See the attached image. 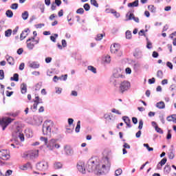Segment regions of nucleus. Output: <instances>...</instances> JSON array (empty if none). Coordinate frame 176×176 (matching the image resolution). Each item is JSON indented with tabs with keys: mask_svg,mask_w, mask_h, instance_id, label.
I'll return each instance as SVG.
<instances>
[{
	"mask_svg": "<svg viewBox=\"0 0 176 176\" xmlns=\"http://www.w3.org/2000/svg\"><path fill=\"white\" fill-rule=\"evenodd\" d=\"M138 6V0H135L133 3H128V8H137Z\"/></svg>",
	"mask_w": 176,
	"mask_h": 176,
	"instance_id": "nucleus-21",
	"label": "nucleus"
},
{
	"mask_svg": "<svg viewBox=\"0 0 176 176\" xmlns=\"http://www.w3.org/2000/svg\"><path fill=\"white\" fill-rule=\"evenodd\" d=\"M10 8L14 10L19 8V4L18 3H12L10 6Z\"/></svg>",
	"mask_w": 176,
	"mask_h": 176,
	"instance_id": "nucleus-51",
	"label": "nucleus"
},
{
	"mask_svg": "<svg viewBox=\"0 0 176 176\" xmlns=\"http://www.w3.org/2000/svg\"><path fill=\"white\" fill-rule=\"evenodd\" d=\"M133 56L135 58H142V52L140 50L136 49L133 53Z\"/></svg>",
	"mask_w": 176,
	"mask_h": 176,
	"instance_id": "nucleus-13",
	"label": "nucleus"
},
{
	"mask_svg": "<svg viewBox=\"0 0 176 176\" xmlns=\"http://www.w3.org/2000/svg\"><path fill=\"white\" fill-rule=\"evenodd\" d=\"M61 167H63V164H61V162H56L54 164V168L58 169L61 168Z\"/></svg>",
	"mask_w": 176,
	"mask_h": 176,
	"instance_id": "nucleus-39",
	"label": "nucleus"
},
{
	"mask_svg": "<svg viewBox=\"0 0 176 176\" xmlns=\"http://www.w3.org/2000/svg\"><path fill=\"white\" fill-rule=\"evenodd\" d=\"M120 83H122V78H115L113 85H114V86L116 87L119 86V85H120Z\"/></svg>",
	"mask_w": 176,
	"mask_h": 176,
	"instance_id": "nucleus-19",
	"label": "nucleus"
},
{
	"mask_svg": "<svg viewBox=\"0 0 176 176\" xmlns=\"http://www.w3.org/2000/svg\"><path fill=\"white\" fill-rule=\"evenodd\" d=\"M64 151L66 156H72V155H74V150L69 145H65L64 146Z\"/></svg>",
	"mask_w": 176,
	"mask_h": 176,
	"instance_id": "nucleus-10",
	"label": "nucleus"
},
{
	"mask_svg": "<svg viewBox=\"0 0 176 176\" xmlns=\"http://www.w3.org/2000/svg\"><path fill=\"white\" fill-rule=\"evenodd\" d=\"M122 120H124V123L126 124V126L129 128L131 127V122L130 120V118L127 116H123Z\"/></svg>",
	"mask_w": 176,
	"mask_h": 176,
	"instance_id": "nucleus-15",
	"label": "nucleus"
},
{
	"mask_svg": "<svg viewBox=\"0 0 176 176\" xmlns=\"http://www.w3.org/2000/svg\"><path fill=\"white\" fill-rule=\"evenodd\" d=\"M104 118L106 120V123H108V122H111V120H112V118H111V116L109 114H104Z\"/></svg>",
	"mask_w": 176,
	"mask_h": 176,
	"instance_id": "nucleus-31",
	"label": "nucleus"
},
{
	"mask_svg": "<svg viewBox=\"0 0 176 176\" xmlns=\"http://www.w3.org/2000/svg\"><path fill=\"white\" fill-rule=\"evenodd\" d=\"M56 38H58V34H54V36H50V39L52 42H56Z\"/></svg>",
	"mask_w": 176,
	"mask_h": 176,
	"instance_id": "nucleus-45",
	"label": "nucleus"
},
{
	"mask_svg": "<svg viewBox=\"0 0 176 176\" xmlns=\"http://www.w3.org/2000/svg\"><path fill=\"white\" fill-rule=\"evenodd\" d=\"M34 102H35L36 104H38L39 105V104H43V101H42V99H41L39 98V96H36L35 100H34Z\"/></svg>",
	"mask_w": 176,
	"mask_h": 176,
	"instance_id": "nucleus-28",
	"label": "nucleus"
},
{
	"mask_svg": "<svg viewBox=\"0 0 176 176\" xmlns=\"http://www.w3.org/2000/svg\"><path fill=\"white\" fill-rule=\"evenodd\" d=\"M91 5L96 6V8H98V4L97 3L96 0H91Z\"/></svg>",
	"mask_w": 176,
	"mask_h": 176,
	"instance_id": "nucleus-52",
	"label": "nucleus"
},
{
	"mask_svg": "<svg viewBox=\"0 0 176 176\" xmlns=\"http://www.w3.org/2000/svg\"><path fill=\"white\" fill-rule=\"evenodd\" d=\"M155 129L157 133H159V134H163V129L162 128L159 127L158 126H155Z\"/></svg>",
	"mask_w": 176,
	"mask_h": 176,
	"instance_id": "nucleus-37",
	"label": "nucleus"
},
{
	"mask_svg": "<svg viewBox=\"0 0 176 176\" xmlns=\"http://www.w3.org/2000/svg\"><path fill=\"white\" fill-rule=\"evenodd\" d=\"M6 15L7 16V17L12 19V17H13V11L10 10H7L6 12Z\"/></svg>",
	"mask_w": 176,
	"mask_h": 176,
	"instance_id": "nucleus-29",
	"label": "nucleus"
},
{
	"mask_svg": "<svg viewBox=\"0 0 176 176\" xmlns=\"http://www.w3.org/2000/svg\"><path fill=\"white\" fill-rule=\"evenodd\" d=\"M126 39H131V32L130 30L126 32Z\"/></svg>",
	"mask_w": 176,
	"mask_h": 176,
	"instance_id": "nucleus-44",
	"label": "nucleus"
},
{
	"mask_svg": "<svg viewBox=\"0 0 176 176\" xmlns=\"http://www.w3.org/2000/svg\"><path fill=\"white\" fill-rule=\"evenodd\" d=\"M168 157L170 160H173L174 157H175V155H174V151L170 150V152L168 153Z\"/></svg>",
	"mask_w": 176,
	"mask_h": 176,
	"instance_id": "nucleus-33",
	"label": "nucleus"
},
{
	"mask_svg": "<svg viewBox=\"0 0 176 176\" xmlns=\"http://www.w3.org/2000/svg\"><path fill=\"white\" fill-rule=\"evenodd\" d=\"M153 57L154 58H157V57H159V53H157L156 51H154L153 52Z\"/></svg>",
	"mask_w": 176,
	"mask_h": 176,
	"instance_id": "nucleus-56",
	"label": "nucleus"
},
{
	"mask_svg": "<svg viewBox=\"0 0 176 176\" xmlns=\"http://www.w3.org/2000/svg\"><path fill=\"white\" fill-rule=\"evenodd\" d=\"M104 34H97L96 38H95V39L96 41H101V39H102V38H104Z\"/></svg>",
	"mask_w": 176,
	"mask_h": 176,
	"instance_id": "nucleus-32",
	"label": "nucleus"
},
{
	"mask_svg": "<svg viewBox=\"0 0 176 176\" xmlns=\"http://www.w3.org/2000/svg\"><path fill=\"white\" fill-rule=\"evenodd\" d=\"M30 164L28 163L25 165H23L22 166L23 168H21V170H27V168H28V167H30Z\"/></svg>",
	"mask_w": 176,
	"mask_h": 176,
	"instance_id": "nucleus-54",
	"label": "nucleus"
},
{
	"mask_svg": "<svg viewBox=\"0 0 176 176\" xmlns=\"http://www.w3.org/2000/svg\"><path fill=\"white\" fill-rule=\"evenodd\" d=\"M62 46L63 47H67V41L65 39L62 40Z\"/></svg>",
	"mask_w": 176,
	"mask_h": 176,
	"instance_id": "nucleus-63",
	"label": "nucleus"
},
{
	"mask_svg": "<svg viewBox=\"0 0 176 176\" xmlns=\"http://www.w3.org/2000/svg\"><path fill=\"white\" fill-rule=\"evenodd\" d=\"M155 107L158 109H164L166 108V104H164V102L160 101L156 103Z\"/></svg>",
	"mask_w": 176,
	"mask_h": 176,
	"instance_id": "nucleus-14",
	"label": "nucleus"
},
{
	"mask_svg": "<svg viewBox=\"0 0 176 176\" xmlns=\"http://www.w3.org/2000/svg\"><path fill=\"white\" fill-rule=\"evenodd\" d=\"M126 20H134L135 23H140V19L138 17L134 16V14L130 13L129 15V18Z\"/></svg>",
	"mask_w": 176,
	"mask_h": 176,
	"instance_id": "nucleus-17",
	"label": "nucleus"
},
{
	"mask_svg": "<svg viewBox=\"0 0 176 176\" xmlns=\"http://www.w3.org/2000/svg\"><path fill=\"white\" fill-rule=\"evenodd\" d=\"M83 8L86 12H89L90 10V4L89 3H85L83 6Z\"/></svg>",
	"mask_w": 176,
	"mask_h": 176,
	"instance_id": "nucleus-43",
	"label": "nucleus"
},
{
	"mask_svg": "<svg viewBox=\"0 0 176 176\" xmlns=\"http://www.w3.org/2000/svg\"><path fill=\"white\" fill-rule=\"evenodd\" d=\"M140 66L141 65H140V63H137L133 65V68L134 69H138V68H140Z\"/></svg>",
	"mask_w": 176,
	"mask_h": 176,
	"instance_id": "nucleus-61",
	"label": "nucleus"
},
{
	"mask_svg": "<svg viewBox=\"0 0 176 176\" xmlns=\"http://www.w3.org/2000/svg\"><path fill=\"white\" fill-rule=\"evenodd\" d=\"M171 171V166L170 165H166L164 168V174H170V172Z\"/></svg>",
	"mask_w": 176,
	"mask_h": 176,
	"instance_id": "nucleus-22",
	"label": "nucleus"
},
{
	"mask_svg": "<svg viewBox=\"0 0 176 176\" xmlns=\"http://www.w3.org/2000/svg\"><path fill=\"white\" fill-rule=\"evenodd\" d=\"M22 94H25L27 93V84L23 82L21 85Z\"/></svg>",
	"mask_w": 176,
	"mask_h": 176,
	"instance_id": "nucleus-20",
	"label": "nucleus"
},
{
	"mask_svg": "<svg viewBox=\"0 0 176 176\" xmlns=\"http://www.w3.org/2000/svg\"><path fill=\"white\" fill-rule=\"evenodd\" d=\"M5 79V72L3 69L0 70V80H3Z\"/></svg>",
	"mask_w": 176,
	"mask_h": 176,
	"instance_id": "nucleus-41",
	"label": "nucleus"
},
{
	"mask_svg": "<svg viewBox=\"0 0 176 176\" xmlns=\"http://www.w3.org/2000/svg\"><path fill=\"white\" fill-rule=\"evenodd\" d=\"M143 126H144V121L142 120H140L139 126H138L139 130H142Z\"/></svg>",
	"mask_w": 176,
	"mask_h": 176,
	"instance_id": "nucleus-49",
	"label": "nucleus"
},
{
	"mask_svg": "<svg viewBox=\"0 0 176 176\" xmlns=\"http://www.w3.org/2000/svg\"><path fill=\"white\" fill-rule=\"evenodd\" d=\"M30 156L32 157H38L39 156V151L36 150L30 153Z\"/></svg>",
	"mask_w": 176,
	"mask_h": 176,
	"instance_id": "nucleus-23",
	"label": "nucleus"
},
{
	"mask_svg": "<svg viewBox=\"0 0 176 176\" xmlns=\"http://www.w3.org/2000/svg\"><path fill=\"white\" fill-rule=\"evenodd\" d=\"M40 140L44 142V145L47 148L48 151H54V149H60L61 146L57 143V140L51 139L48 140L47 138L41 136Z\"/></svg>",
	"mask_w": 176,
	"mask_h": 176,
	"instance_id": "nucleus-2",
	"label": "nucleus"
},
{
	"mask_svg": "<svg viewBox=\"0 0 176 176\" xmlns=\"http://www.w3.org/2000/svg\"><path fill=\"white\" fill-rule=\"evenodd\" d=\"M166 67L170 68V69H173V63H171L170 62H167L166 63Z\"/></svg>",
	"mask_w": 176,
	"mask_h": 176,
	"instance_id": "nucleus-60",
	"label": "nucleus"
},
{
	"mask_svg": "<svg viewBox=\"0 0 176 176\" xmlns=\"http://www.w3.org/2000/svg\"><path fill=\"white\" fill-rule=\"evenodd\" d=\"M7 61L10 65H14V58L12 56H6Z\"/></svg>",
	"mask_w": 176,
	"mask_h": 176,
	"instance_id": "nucleus-18",
	"label": "nucleus"
},
{
	"mask_svg": "<svg viewBox=\"0 0 176 176\" xmlns=\"http://www.w3.org/2000/svg\"><path fill=\"white\" fill-rule=\"evenodd\" d=\"M166 162H167V158L164 157V158H163V159L159 162V164H160V166H161V167H162V166H164Z\"/></svg>",
	"mask_w": 176,
	"mask_h": 176,
	"instance_id": "nucleus-40",
	"label": "nucleus"
},
{
	"mask_svg": "<svg viewBox=\"0 0 176 176\" xmlns=\"http://www.w3.org/2000/svg\"><path fill=\"white\" fill-rule=\"evenodd\" d=\"M10 80H14V82H19V74H14L13 77L10 78Z\"/></svg>",
	"mask_w": 176,
	"mask_h": 176,
	"instance_id": "nucleus-30",
	"label": "nucleus"
},
{
	"mask_svg": "<svg viewBox=\"0 0 176 176\" xmlns=\"http://www.w3.org/2000/svg\"><path fill=\"white\" fill-rule=\"evenodd\" d=\"M125 72L126 74H129V75H130V74H131V69L130 67H126L125 69Z\"/></svg>",
	"mask_w": 176,
	"mask_h": 176,
	"instance_id": "nucleus-62",
	"label": "nucleus"
},
{
	"mask_svg": "<svg viewBox=\"0 0 176 176\" xmlns=\"http://www.w3.org/2000/svg\"><path fill=\"white\" fill-rule=\"evenodd\" d=\"M146 41H147V45H146L147 49H152V43L149 41V39L148 38H146Z\"/></svg>",
	"mask_w": 176,
	"mask_h": 176,
	"instance_id": "nucleus-48",
	"label": "nucleus"
},
{
	"mask_svg": "<svg viewBox=\"0 0 176 176\" xmlns=\"http://www.w3.org/2000/svg\"><path fill=\"white\" fill-rule=\"evenodd\" d=\"M104 63L105 64H109L111 63V56L109 55L104 56Z\"/></svg>",
	"mask_w": 176,
	"mask_h": 176,
	"instance_id": "nucleus-38",
	"label": "nucleus"
},
{
	"mask_svg": "<svg viewBox=\"0 0 176 176\" xmlns=\"http://www.w3.org/2000/svg\"><path fill=\"white\" fill-rule=\"evenodd\" d=\"M13 173V171L12 170H8L6 172V174L5 175L6 176H10V175Z\"/></svg>",
	"mask_w": 176,
	"mask_h": 176,
	"instance_id": "nucleus-58",
	"label": "nucleus"
},
{
	"mask_svg": "<svg viewBox=\"0 0 176 176\" xmlns=\"http://www.w3.org/2000/svg\"><path fill=\"white\" fill-rule=\"evenodd\" d=\"M132 122H133V124H137L138 123V119H137V118H135V117H133Z\"/></svg>",
	"mask_w": 176,
	"mask_h": 176,
	"instance_id": "nucleus-55",
	"label": "nucleus"
},
{
	"mask_svg": "<svg viewBox=\"0 0 176 176\" xmlns=\"http://www.w3.org/2000/svg\"><path fill=\"white\" fill-rule=\"evenodd\" d=\"M28 66L30 67V68H33L34 69H36L37 68H39L40 65H39V63L34 61V62H29Z\"/></svg>",
	"mask_w": 176,
	"mask_h": 176,
	"instance_id": "nucleus-12",
	"label": "nucleus"
},
{
	"mask_svg": "<svg viewBox=\"0 0 176 176\" xmlns=\"http://www.w3.org/2000/svg\"><path fill=\"white\" fill-rule=\"evenodd\" d=\"M111 168V158L108 156L105 157L104 152V157L100 160L98 157H94L89 159L86 165V170L89 173L94 171L97 175L102 174H107Z\"/></svg>",
	"mask_w": 176,
	"mask_h": 176,
	"instance_id": "nucleus-1",
	"label": "nucleus"
},
{
	"mask_svg": "<svg viewBox=\"0 0 176 176\" xmlns=\"http://www.w3.org/2000/svg\"><path fill=\"white\" fill-rule=\"evenodd\" d=\"M172 122H173V123H176V114L172 115Z\"/></svg>",
	"mask_w": 176,
	"mask_h": 176,
	"instance_id": "nucleus-64",
	"label": "nucleus"
},
{
	"mask_svg": "<svg viewBox=\"0 0 176 176\" xmlns=\"http://www.w3.org/2000/svg\"><path fill=\"white\" fill-rule=\"evenodd\" d=\"M76 13L78 14H83L85 13V10L82 8H78L77 10H76Z\"/></svg>",
	"mask_w": 176,
	"mask_h": 176,
	"instance_id": "nucleus-46",
	"label": "nucleus"
},
{
	"mask_svg": "<svg viewBox=\"0 0 176 176\" xmlns=\"http://www.w3.org/2000/svg\"><path fill=\"white\" fill-rule=\"evenodd\" d=\"M157 76L160 79H163V72H162L161 70L157 71Z\"/></svg>",
	"mask_w": 176,
	"mask_h": 176,
	"instance_id": "nucleus-42",
	"label": "nucleus"
},
{
	"mask_svg": "<svg viewBox=\"0 0 176 176\" xmlns=\"http://www.w3.org/2000/svg\"><path fill=\"white\" fill-rule=\"evenodd\" d=\"M77 168L82 174H86V168H85L84 163H80L77 164Z\"/></svg>",
	"mask_w": 176,
	"mask_h": 176,
	"instance_id": "nucleus-11",
	"label": "nucleus"
},
{
	"mask_svg": "<svg viewBox=\"0 0 176 176\" xmlns=\"http://www.w3.org/2000/svg\"><path fill=\"white\" fill-rule=\"evenodd\" d=\"M36 167L39 171H45V170H47V162L45 161L38 162Z\"/></svg>",
	"mask_w": 176,
	"mask_h": 176,
	"instance_id": "nucleus-7",
	"label": "nucleus"
},
{
	"mask_svg": "<svg viewBox=\"0 0 176 176\" xmlns=\"http://www.w3.org/2000/svg\"><path fill=\"white\" fill-rule=\"evenodd\" d=\"M148 10L151 12L152 13H156V8L153 5H150L148 6Z\"/></svg>",
	"mask_w": 176,
	"mask_h": 176,
	"instance_id": "nucleus-24",
	"label": "nucleus"
},
{
	"mask_svg": "<svg viewBox=\"0 0 176 176\" xmlns=\"http://www.w3.org/2000/svg\"><path fill=\"white\" fill-rule=\"evenodd\" d=\"M28 35V33H25L24 32H22L20 36L21 41H23L27 38V36Z\"/></svg>",
	"mask_w": 176,
	"mask_h": 176,
	"instance_id": "nucleus-34",
	"label": "nucleus"
},
{
	"mask_svg": "<svg viewBox=\"0 0 176 176\" xmlns=\"http://www.w3.org/2000/svg\"><path fill=\"white\" fill-rule=\"evenodd\" d=\"M124 70L121 68H118L116 70H114L113 76V78H120L122 79H124Z\"/></svg>",
	"mask_w": 176,
	"mask_h": 176,
	"instance_id": "nucleus-6",
	"label": "nucleus"
},
{
	"mask_svg": "<svg viewBox=\"0 0 176 176\" xmlns=\"http://www.w3.org/2000/svg\"><path fill=\"white\" fill-rule=\"evenodd\" d=\"M170 39H173V40H174V38H176V32H174L173 33H172L170 35Z\"/></svg>",
	"mask_w": 176,
	"mask_h": 176,
	"instance_id": "nucleus-59",
	"label": "nucleus"
},
{
	"mask_svg": "<svg viewBox=\"0 0 176 176\" xmlns=\"http://www.w3.org/2000/svg\"><path fill=\"white\" fill-rule=\"evenodd\" d=\"M171 130H168V134H167V136H166V140H171Z\"/></svg>",
	"mask_w": 176,
	"mask_h": 176,
	"instance_id": "nucleus-53",
	"label": "nucleus"
},
{
	"mask_svg": "<svg viewBox=\"0 0 176 176\" xmlns=\"http://www.w3.org/2000/svg\"><path fill=\"white\" fill-rule=\"evenodd\" d=\"M38 43H39V39L35 40V37L29 38L26 41L27 47L29 50H32L35 47V45H38Z\"/></svg>",
	"mask_w": 176,
	"mask_h": 176,
	"instance_id": "nucleus-4",
	"label": "nucleus"
},
{
	"mask_svg": "<svg viewBox=\"0 0 176 176\" xmlns=\"http://www.w3.org/2000/svg\"><path fill=\"white\" fill-rule=\"evenodd\" d=\"M130 82H129L128 81H123L121 82L120 85V90L121 91V93H124V91H127L128 89H130Z\"/></svg>",
	"mask_w": 176,
	"mask_h": 176,
	"instance_id": "nucleus-8",
	"label": "nucleus"
},
{
	"mask_svg": "<svg viewBox=\"0 0 176 176\" xmlns=\"http://www.w3.org/2000/svg\"><path fill=\"white\" fill-rule=\"evenodd\" d=\"M155 78H152L151 79H148L149 85H153V83H155Z\"/></svg>",
	"mask_w": 176,
	"mask_h": 176,
	"instance_id": "nucleus-57",
	"label": "nucleus"
},
{
	"mask_svg": "<svg viewBox=\"0 0 176 176\" xmlns=\"http://www.w3.org/2000/svg\"><path fill=\"white\" fill-rule=\"evenodd\" d=\"M75 131L76 133L80 131V121H78Z\"/></svg>",
	"mask_w": 176,
	"mask_h": 176,
	"instance_id": "nucleus-36",
	"label": "nucleus"
},
{
	"mask_svg": "<svg viewBox=\"0 0 176 176\" xmlns=\"http://www.w3.org/2000/svg\"><path fill=\"white\" fill-rule=\"evenodd\" d=\"M38 103L34 102L33 106H31L30 107L31 111H32V112H36L38 109Z\"/></svg>",
	"mask_w": 176,
	"mask_h": 176,
	"instance_id": "nucleus-26",
	"label": "nucleus"
},
{
	"mask_svg": "<svg viewBox=\"0 0 176 176\" xmlns=\"http://www.w3.org/2000/svg\"><path fill=\"white\" fill-rule=\"evenodd\" d=\"M14 119H12L10 118H4L0 121V125L1 126L3 130H5L12 122H13Z\"/></svg>",
	"mask_w": 176,
	"mask_h": 176,
	"instance_id": "nucleus-5",
	"label": "nucleus"
},
{
	"mask_svg": "<svg viewBox=\"0 0 176 176\" xmlns=\"http://www.w3.org/2000/svg\"><path fill=\"white\" fill-rule=\"evenodd\" d=\"M110 49L111 53L120 56V54H119V52H120V45H119V44H114L113 46L111 45Z\"/></svg>",
	"mask_w": 176,
	"mask_h": 176,
	"instance_id": "nucleus-9",
	"label": "nucleus"
},
{
	"mask_svg": "<svg viewBox=\"0 0 176 176\" xmlns=\"http://www.w3.org/2000/svg\"><path fill=\"white\" fill-rule=\"evenodd\" d=\"M87 69L88 71H91V72H93V74H97V69H96V67H94V66H88Z\"/></svg>",
	"mask_w": 176,
	"mask_h": 176,
	"instance_id": "nucleus-27",
	"label": "nucleus"
},
{
	"mask_svg": "<svg viewBox=\"0 0 176 176\" xmlns=\"http://www.w3.org/2000/svg\"><path fill=\"white\" fill-rule=\"evenodd\" d=\"M122 172H123V171L122 170L121 168L117 169V170H116V172H115V175H116V176L121 175Z\"/></svg>",
	"mask_w": 176,
	"mask_h": 176,
	"instance_id": "nucleus-47",
	"label": "nucleus"
},
{
	"mask_svg": "<svg viewBox=\"0 0 176 176\" xmlns=\"http://www.w3.org/2000/svg\"><path fill=\"white\" fill-rule=\"evenodd\" d=\"M143 146H145V148H146V149L148 151V152L153 151V148L150 147L149 144H144Z\"/></svg>",
	"mask_w": 176,
	"mask_h": 176,
	"instance_id": "nucleus-50",
	"label": "nucleus"
},
{
	"mask_svg": "<svg viewBox=\"0 0 176 176\" xmlns=\"http://www.w3.org/2000/svg\"><path fill=\"white\" fill-rule=\"evenodd\" d=\"M28 16H30L28 11H25L23 13H22L21 17L23 20H27V19H28Z\"/></svg>",
	"mask_w": 176,
	"mask_h": 176,
	"instance_id": "nucleus-25",
	"label": "nucleus"
},
{
	"mask_svg": "<svg viewBox=\"0 0 176 176\" xmlns=\"http://www.w3.org/2000/svg\"><path fill=\"white\" fill-rule=\"evenodd\" d=\"M11 35H12L11 29H8L5 32V36H6L7 38H9V36H10Z\"/></svg>",
	"mask_w": 176,
	"mask_h": 176,
	"instance_id": "nucleus-35",
	"label": "nucleus"
},
{
	"mask_svg": "<svg viewBox=\"0 0 176 176\" xmlns=\"http://www.w3.org/2000/svg\"><path fill=\"white\" fill-rule=\"evenodd\" d=\"M18 131L16 132V137H19L21 142L24 141V135L20 131V127L17 128Z\"/></svg>",
	"mask_w": 176,
	"mask_h": 176,
	"instance_id": "nucleus-16",
	"label": "nucleus"
},
{
	"mask_svg": "<svg viewBox=\"0 0 176 176\" xmlns=\"http://www.w3.org/2000/svg\"><path fill=\"white\" fill-rule=\"evenodd\" d=\"M54 124L52 120H47L43 124V135H49L52 133V127Z\"/></svg>",
	"mask_w": 176,
	"mask_h": 176,
	"instance_id": "nucleus-3",
	"label": "nucleus"
}]
</instances>
